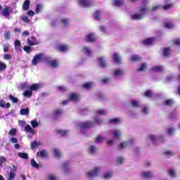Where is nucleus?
Masks as SVG:
<instances>
[{"instance_id": "nucleus-34", "label": "nucleus", "mask_w": 180, "mask_h": 180, "mask_svg": "<svg viewBox=\"0 0 180 180\" xmlns=\"http://www.w3.org/2000/svg\"><path fill=\"white\" fill-rule=\"evenodd\" d=\"M31 165L34 168L39 169V164H37V162H36V160H34V159H31Z\"/></svg>"}, {"instance_id": "nucleus-31", "label": "nucleus", "mask_w": 180, "mask_h": 180, "mask_svg": "<svg viewBox=\"0 0 180 180\" xmlns=\"http://www.w3.org/2000/svg\"><path fill=\"white\" fill-rule=\"evenodd\" d=\"M40 88V84H34L32 86H30V90L31 91H37Z\"/></svg>"}, {"instance_id": "nucleus-53", "label": "nucleus", "mask_w": 180, "mask_h": 180, "mask_svg": "<svg viewBox=\"0 0 180 180\" xmlns=\"http://www.w3.org/2000/svg\"><path fill=\"white\" fill-rule=\"evenodd\" d=\"M165 105L167 106H171V105H174V101L172 100H167L165 102Z\"/></svg>"}, {"instance_id": "nucleus-46", "label": "nucleus", "mask_w": 180, "mask_h": 180, "mask_svg": "<svg viewBox=\"0 0 180 180\" xmlns=\"http://www.w3.org/2000/svg\"><path fill=\"white\" fill-rule=\"evenodd\" d=\"M21 20L22 22H25V23H30V19H29L27 16L22 15Z\"/></svg>"}, {"instance_id": "nucleus-50", "label": "nucleus", "mask_w": 180, "mask_h": 180, "mask_svg": "<svg viewBox=\"0 0 180 180\" xmlns=\"http://www.w3.org/2000/svg\"><path fill=\"white\" fill-rule=\"evenodd\" d=\"M165 27H167V29H172V27H174V24L172 22H166L165 24Z\"/></svg>"}, {"instance_id": "nucleus-52", "label": "nucleus", "mask_w": 180, "mask_h": 180, "mask_svg": "<svg viewBox=\"0 0 180 180\" xmlns=\"http://www.w3.org/2000/svg\"><path fill=\"white\" fill-rule=\"evenodd\" d=\"M41 8H43V5L41 4H38L36 7L35 9V13H39V11L41 10Z\"/></svg>"}, {"instance_id": "nucleus-27", "label": "nucleus", "mask_w": 180, "mask_h": 180, "mask_svg": "<svg viewBox=\"0 0 180 180\" xmlns=\"http://www.w3.org/2000/svg\"><path fill=\"white\" fill-rule=\"evenodd\" d=\"M83 52L85 53V54H87V56H91L92 54V50L86 46L84 47Z\"/></svg>"}, {"instance_id": "nucleus-64", "label": "nucleus", "mask_w": 180, "mask_h": 180, "mask_svg": "<svg viewBox=\"0 0 180 180\" xmlns=\"http://www.w3.org/2000/svg\"><path fill=\"white\" fill-rule=\"evenodd\" d=\"M174 44L176 45V46H180V39H177L176 40L174 41Z\"/></svg>"}, {"instance_id": "nucleus-9", "label": "nucleus", "mask_w": 180, "mask_h": 180, "mask_svg": "<svg viewBox=\"0 0 180 180\" xmlns=\"http://www.w3.org/2000/svg\"><path fill=\"white\" fill-rule=\"evenodd\" d=\"M27 43L30 46H37V44H39V41H37V39L34 37H29L27 39Z\"/></svg>"}, {"instance_id": "nucleus-35", "label": "nucleus", "mask_w": 180, "mask_h": 180, "mask_svg": "<svg viewBox=\"0 0 180 180\" xmlns=\"http://www.w3.org/2000/svg\"><path fill=\"white\" fill-rule=\"evenodd\" d=\"M170 53H171V49L169 48H165L163 50V56H165V57H167V56H169Z\"/></svg>"}, {"instance_id": "nucleus-6", "label": "nucleus", "mask_w": 180, "mask_h": 180, "mask_svg": "<svg viewBox=\"0 0 180 180\" xmlns=\"http://www.w3.org/2000/svg\"><path fill=\"white\" fill-rule=\"evenodd\" d=\"M136 141V139H133L130 141H124L119 145L120 148H126V147H129V146H133V143Z\"/></svg>"}, {"instance_id": "nucleus-23", "label": "nucleus", "mask_w": 180, "mask_h": 180, "mask_svg": "<svg viewBox=\"0 0 180 180\" xmlns=\"http://www.w3.org/2000/svg\"><path fill=\"white\" fill-rule=\"evenodd\" d=\"M120 122H122V119L114 118V119L110 120L109 123H110L111 124H119Z\"/></svg>"}, {"instance_id": "nucleus-57", "label": "nucleus", "mask_w": 180, "mask_h": 180, "mask_svg": "<svg viewBox=\"0 0 180 180\" xmlns=\"http://www.w3.org/2000/svg\"><path fill=\"white\" fill-rule=\"evenodd\" d=\"M13 178H15V174L13 173V172H11L8 175V180H12L13 179Z\"/></svg>"}, {"instance_id": "nucleus-61", "label": "nucleus", "mask_w": 180, "mask_h": 180, "mask_svg": "<svg viewBox=\"0 0 180 180\" xmlns=\"http://www.w3.org/2000/svg\"><path fill=\"white\" fill-rule=\"evenodd\" d=\"M8 134L10 136H15V134H16V129H11V131H9Z\"/></svg>"}, {"instance_id": "nucleus-20", "label": "nucleus", "mask_w": 180, "mask_h": 180, "mask_svg": "<svg viewBox=\"0 0 180 180\" xmlns=\"http://www.w3.org/2000/svg\"><path fill=\"white\" fill-rule=\"evenodd\" d=\"M20 113L22 116H26L30 113V110L29 108H22L20 110Z\"/></svg>"}, {"instance_id": "nucleus-55", "label": "nucleus", "mask_w": 180, "mask_h": 180, "mask_svg": "<svg viewBox=\"0 0 180 180\" xmlns=\"http://www.w3.org/2000/svg\"><path fill=\"white\" fill-rule=\"evenodd\" d=\"M23 50L25 51L27 53H30V50H32V47L29 46H25L23 47Z\"/></svg>"}, {"instance_id": "nucleus-16", "label": "nucleus", "mask_w": 180, "mask_h": 180, "mask_svg": "<svg viewBox=\"0 0 180 180\" xmlns=\"http://www.w3.org/2000/svg\"><path fill=\"white\" fill-rule=\"evenodd\" d=\"M98 65H100L101 68H105V67H106V63L103 60V57L98 58Z\"/></svg>"}, {"instance_id": "nucleus-43", "label": "nucleus", "mask_w": 180, "mask_h": 180, "mask_svg": "<svg viewBox=\"0 0 180 180\" xmlns=\"http://www.w3.org/2000/svg\"><path fill=\"white\" fill-rule=\"evenodd\" d=\"M8 98L10 100H11L13 103H18V98L13 96L12 94L9 95Z\"/></svg>"}, {"instance_id": "nucleus-7", "label": "nucleus", "mask_w": 180, "mask_h": 180, "mask_svg": "<svg viewBox=\"0 0 180 180\" xmlns=\"http://www.w3.org/2000/svg\"><path fill=\"white\" fill-rule=\"evenodd\" d=\"M143 6H142L139 8V11L142 13H147V12H148V11H150V8L146 6V5H147V0H143Z\"/></svg>"}, {"instance_id": "nucleus-45", "label": "nucleus", "mask_w": 180, "mask_h": 180, "mask_svg": "<svg viewBox=\"0 0 180 180\" xmlns=\"http://www.w3.org/2000/svg\"><path fill=\"white\" fill-rule=\"evenodd\" d=\"M58 134H60L62 137H64L68 134V131L58 130Z\"/></svg>"}, {"instance_id": "nucleus-44", "label": "nucleus", "mask_w": 180, "mask_h": 180, "mask_svg": "<svg viewBox=\"0 0 180 180\" xmlns=\"http://www.w3.org/2000/svg\"><path fill=\"white\" fill-rule=\"evenodd\" d=\"M6 162V158L5 156H1L0 157V167H2L4 164Z\"/></svg>"}, {"instance_id": "nucleus-12", "label": "nucleus", "mask_w": 180, "mask_h": 180, "mask_svg": "<svg viewBox=\"0 0 180 180\" xmlns=\"http://www.w3.org/2000/svg\"><path fill=\"white\" fill-rule=\"evenodd\" d=\"M143 14H140V13H135L131 15L132 20H140L143 19Z\"/></svg>"}, {"instance_id": "nucleus-30", "label": "nucleus", "mask_w": 180, "mask_h": 180, "mask_svg": "<svg viewBox=\"0 0 180 180\" xmlns=\"http://www.w3.org/2000/svg\"><path fill=\"white\" fill-rule=\"evenodd\" d=\"M129 60L130 61H139L141 60V58H140V56H139L138 55H134L131 56Z\"/></svg>"}, {"instance_id": "nucleus-49", "label": "nucleus", "mask_w": 180, "mask_h": 180, "mask_svg": "<svg viewBox=\"0 0 180 180\" xmlns=\"http://www.w3.org/2000/svg\"><path fill=\"white\" fill-rule=\"evenodd\" d=\"M89 151L91 154H95V153H96V147H95V146H91L89 148Z\"/></svg>"}, {"instance_id": "nucleus-58", "label": "nucleus", "mask_w": 180, "mask_h": 180, "mask_svg": "<svg viewBox=\"0 0 180 180\" xmlns=\"http://www.w3.org/2000/svg\"><path fill=\"white\" fill-rule=\"evenodd\" d=\"M58 89L60 92H65V91H67V89L65 87H64L63 86H58Z\"/></svg>"}, {"instance_id": "nucleus-14", "label": "nucleus", "mask_w": 180, "mask_h": 180, "mask_svg": "<svg viewBox=\"0 0 180 180\" xmlns=\"http://www.w3.org/2000/svg\"><path fill=\"white\" fill-rule=\"evenodd\" d=\"M70 101H73L74 102H78L79 100V96L78 94H73L70 96Z\"/></svg>"}, {"instance_id": "nucleus-22", "label": "nucleus", "mask_w": 180, "mask_h": 180, "mask_svg": "<svg viewBox=\"0 0 180 180\" xmlns=\"http://www.w3.org/2000/svg\"><path fill=\"white\" fill-rule=\"evenodd\" d=\"M0 107L1 108H11V103H5V101L1 100L0 101Z\"/></svg>"}, {"instance_id": "nucleus-37", "label": "nucleus", "mask_w": 180, "mask_h": 180, "mask_svg": "<svg viewBox=\"0 0 180 180\" xmlns=\"http://www.w3.org/2000/svg\"><path fill=\"white\" fill-rule=\"evenodd\" d=\"M169 174L170 176H172L173 178H175L176 176V172L173 169H169Z\"/></svg>"}, {"instance_id": "nucleus-11", "label": "nucleus", "mask_w": 180, "mask_h": 180, "mask_svg": "<svg viewBox=\"0 0 180 180\" xmlns=\"http://www.w3.org/2000/svg\"><path fill=\"white\" fill-rule=\"evenodd\" d=\"M112 60L116 64H120V63H122V59L120 58V56H119L118 53H115L112 55Z\"/></svg>"}, {"instance_id": "nucleus-63", "label": "nucleus", "mask_w": 180, "mask_h": 180, "mask_svg": "<svg viewBox=\"0 0 180 180\" xmlns=\"http://www.w3.org/2000/svg\"><path fill=\"white\" fill-rule=\"evenodd\" d=\"M48 179L49 180H57V178L56 177V176L53 175V174H50L48 176Z\"/></svg>"}, {"instance_id": "nucleus-5", "label": "nucleus", "mask_w": 180, "mask_h": 180, "mask_svg": "<svg viewBox=\"0 0 180 180\" xmlns=\"http://www.w3.org/2000/svg\"><path fill=\"white\" fill-rule=\"evenodd\" d=\"M79 4L83 8H89V6H92L94 3L92 0H79Z\"/></svg>"}, {"instance_id": "nucleus-28", "label": "nucleus", "mask_w": 180, "mask_h": 180, "mask_svg": "<svg viewBox=\"0 0 180 180\" xmlns=\"http://www.w3.org/2000/svg\"><path fill=\"white\" fill-rule=\"evenodd\" d=\"M61 113H63V110H55V112H53V119H57V117H58V116H60Z\"/></svg>"}, {"instance_id": "nucleus-21", "label": "nucleus", "mask_w": 180, "mask_h": 180, "mask_svg": "<svg viewBox=\"0 0 180 180\" xmlns=\"http://www.w3.org/2000/svg\"><path fill=\"white\" fill-rule=\"evenodd\" d=\"M113 176V172H108L103 174V177L104 179H110Z\"/></svg>"}, {"instance_id": "nucleus-51", "label": "nucleus", "mask_w": 180, "mask_h": 180, "mask_svg": "<svg viewBox=\"0 0 180 180\" xmlns=\"http://www.w3.org/2000/svg\"><path fill=\"white\" fill-rule=\"evenodd\" d=\"M153 96V92L150 90H148L145 92V96L147 98H151Z\"/></svg>"}, {"instance_id": "nucleus-29", "label": "nucleus", "mask_w": 180, "mask_h": 180, "mask_svg": "<svg viewBox=\"0 0 180 180\" xmlns=\"http://www.w3.org/2000/svg\"><path fill=\"white\" fill-rule=\"evenodd\" d=\"M103 140H105V137L102 136V135H99L96 139V143H97L98 144H100L101 143L103 142Z\"/></svg>"}, {"instance_id": "nucleus-26", "label": "nucleus", "mask_w": 180, "mask_h": 180, "mask_svg": "<svg viewBox=\"0 0 180 180\" xmlns=\"http://www.w3.org/2000/svg\"><path fill=\"white\" fill-rule=\"evenodd\" d=\"M18 155L20 158H22L23 160H27V158H29V155H27L26 153H18Z\"/></svg>"}, {"instance_id": "nucleus-4", "label": "nucleus", "mask_w": 180, "mask_h": 180, "mask_svg": "<svg viewBox=\"0 0 180 180\" xmlns=\"http://www.w3.org/2000/svg\"><path fill=\"white\" fill-rule=\"evenodd\" d=\"M101 172V168L96 167L93 170L87 172L88 178H94V176H98Z\"/></svg>"}, {"instance_id": "nucleus-36", "label": "nucleus", "mask_w": 180, "mask_h": 180, "mask_svg": "<svg viewBox=\"0 0 180 180\" xmlns=\"http://www.w3.org/2000/svg\"><path fill=\"white\" fill-rule=\"evenodd\" d=\"M31 126L33 127V129H36V127H39V122L37 120H32L30 122Z\"/></svg>"}, {"instance_id": "nucleus-33", "label": "nucleus", "mask_w": 180, "mask_h": 180, "mask_svg": "<svg viewBox=\"0 0 180 180\" xmlns=\"http://www.w3.org/2000/svg\"><path fill=\"white\" fill-rule=\"evenodd\" d=\"M113 4L115 6H122L123 5V0H114Z\"/></svg>"}, {"instance_id": "nucleus-18", "label": "nucleus", "mask_w": 180, "mask_h": 180, "mask_svg": "<svg viewBox=\"0 0 180 180\" xmlns=\"http://www.w3.org/2000/svg\"><path fill=\"white\" fill-rule=\"evenodd\" d=\"M30 5V0H25L22 5L23 11H29Z\"/></svg>"}, {"instance_id": "nucleus-59", "label": "nucleus", "mask_w": 180, "mask_h": 180, "mask_svg": "<svg viewBox=\"0 0 180 180\" xmlns=\"http://www.w3.org/2000/svg\"><path fill=\"white\" fill-rule=\"evenodd\" d=\"M84 88H85L86 89H89V88H91V86H92V83H86L83 85Z\"/></svg>"}, {"instance_id": "nucleus-19", "label": "nucleus", "mask_w": 180, "mask_h": 180, "mask_svg": "<svg viewBox=\"0 0 180 180\" xmlns=\"http://www.w3.org/2000/svg\"><path fill=\"white\" fill-rule=\"evenodd\" d=\"M25 131H27V133H30L31 134H34V130L33 129V128H32V127L29 124H27L25 127Z\"/></svg>"}, {"instance_id": "nucleus-2", "label": "nucleus", "mask_w": 180, "mask_h": 180, "mask_svg": "<svg viewBox=\"0 0 180 180\" xmlns=\"http://www.w3.org/2000/svg\"><path fill=\"white\" fill-rule=\"evenodd\" d=\"M43 60H44V54L43 53L37 54L35 56H34L32 60V65H37V64H39V63H41Z\"/></svg>"}, {"instance_id": "nucleus-48", "label": "nucleus", "mask_w": 180, "mask_h": 180, "mask_svg": "<svg viewBox=\"0 0 180 180\" xmlns=\"http://www.w3.org/2000/svg\"><path fill=\"white\" fill-rule=\"evenodd\" d=\"M174 131H175V129L173 127L169 128L167 130V134H169V136L172 135Z\"/></svg>"}, {"instance_id": "nucleus-56", "label": "nucleus", "mask_w": 180, "mask_h": 180, "mask_svg": "<svg viewBox=\"0 0 180 180\" xmlns=\"http://www.w3.org/2000/svg\"><path fill=\"white\" fill-rule=\"evenodd\" d=\"M96 113H97V115H106V110H97V112H96Z\"/></svg>"}, {"instance_id": "nucleus-54", "label": "nucleus", "mask_w": 180, "mask_h": 180, "mask_svg": "<svg viewBox=\"0 0 180 180\" xmlns=\"http://www.w3.org/2000/svg\"><path fill=\"white\" fill-rule=\"evenodd\" d=\"M3 70H6V65L2 62H0V71H3Z\"/></svg>"}, {"instance_id": "nucleus-17", "label": "nucleus", "mask_w": 180, "mask_h": 180, "mask_svg": "<svg viewBox=\"0 0 180 180\" xmlns=\"http://www.w3.org/2000/svg\"><path fill=\"white\" fill-rule=\"evenodd\" d=\"M69 47L67 45H59L57 46V50H58L59 51H67V50H68Z\"/></svg>"}, {"instance_id": "nucleus-25", "label": "nucleus", "mask_w": 180, "mask_h": 180, "mask_svg": "<svg viewBox=\"0 0 180 180\" xmlns=\"http://www.w3.org/2000/svg\"><path fill=\"white\" fill-rule=\"evenodd\" d=\"M151 71H153V72H161V71H162V67L155 66L152 68Z\"/></svg>"}, {"instance_id": "nucleus-47", "label": "nucleus", "mask_w": 180, "mask_h": 180, "mask_svg": "<svg viewBox=\"0 0 180 180\" xmlns=\"http://www.w3.org/2000/svg\"><path fill=\"white\" fill-rule=\"evenodd\" d=\"M49 65H51V67H53V68H56V67L58 65V63L57 60H52L49 62Z\"/></svg>"}, {"instance_id": "nucleus-24", "label": "nucleus", "mask_w": 180, "mask_h": 180, "mask_svg": "<svg viewBox=\"0 0 180 180\" xmlns=\"http://www.w3.org/2000/svg\"><path fill=\"white\" fill-rule=\"evenodd\" d=\"M153 42H154V38H148L143 41V44H146V45L153 44Z\"/></svg>"}, {"instance_id": "nucleus-60", "label": "nucleus", "mask_w": 180, "mask_h": 180, "mask_svg": "<svg viewBox=\"0 0 180 180\" xmlns=\"http://www.w3.org/2000/svg\"><path fill=\"white\" fill-rule=\"evenodd\" d=\"M95 121H96V123H97V124L98 125L103 124V121L101 120V119L98 117L95 118Z\"/></svg>"}, {"instance_id": "nucleus-42", "label": "nucleus", "mask_w": 180, "mask_h": 180, "mask_svg": "<svg viewBox=\"0 0 180 180\" xmlns=\"http://www.w3.org/2000/svg\"><path fill=\"white\" fill-rule=\"evenodd\" d=\"M53 153L56 157H61V151H60L58 148H54Z\"/></svg>"}, {"instance_id": "nucleus-32", "label": "nucleus", "mask_w": 180, "mask_h": 180, "mask_svg": "<svg viewBox=\"0 0 180 180\" xmlns=\"http://www.w3.org/2000/svg\"><path fill=\"white\" fill-rule=\"evenodd\" d=\"M14 47L15 50H20V41L19 40H15V44H14Z\"/></svg>"}, {"instance_id": "nucleus-10", "label": "nucleus", "mask_w": 180, "mask_h": 180, "mask_svg": "<svg viewBox=\"0 0 180 180\" xmlns=\"http://www.w3.org/2000/svg\"><path fill=\"white\" fill-rule=\"evenodd\" d=\"M142 178H145L146 179H150L151 178H154V174L151 172H145L141 174Z\"/></svg>"}, {"instance_id": "nucleus-15", "label": "nucleus", "mask_w": 180, "mask_h": 180, "mask_svg": "<svg viewBox=\"0 0 180 180\" xmlns=\"http://www.w3.org/2000/svg\"><path fill=\"white\" fill-rule=\"evenodd\" d=\"M86 41L90 43L95 41V35L94 34H89L86 37Z\"/></svg>"}, {"instance_id": "nucleus-13", "label": "nucleus", "mask_w": 180, "mask_h": 180, "mask_svg": "<svg viewBox=\"0 0 180 180\" xmlns=\"http://www.w3.org/2000/svg\"><path fill=\"white\" fill-rule=\"evenodd\" d=\"M124 74V71L122 70H115L114 71V77L116 78H119V77H122Z\"/></svg>"}, {"instance_id": "nucleus-38", "label": "nucleus", "mask_w": 180, "mask_h": 180, "mask_svg": "<svg viewBox=\"0 0 180 180\" xmlns=\"http://www.w3.org/2000/svg\"><path fill=\"white\" fill-rule=\"evenodd\" d=\"M132 106L134 108H140V103L136 100H133L131 101Z\"/></svg>"}, {"instance_id": "nucleus-1", "label": "nucleus", "mask_w": 180, "mask_h": 180, "mask_svg": "<svg viewBox=\"0 0 180 180\" xmlns=\"http://www.w3.org/2000/svg\"><path fill=\"white\" fill-rule=\"evenodd\" d=\"M109 134L113 139H120L122 137V134H123V131L122 129H113L109 131Z\"/></svg>"}, {"instance_id": "nucleus-8", "label": "nucleus", "mask_w": 180, "mask_h": 180, "mask_svg": "<svg viewBox=\"0 0 180 180\" xmlns=\"http://www.w3.org/2000/svg\"><path fill=\"white\" fill-rule=\"evenodd\" d=\"M11 12H12V10L10 7H6L4 8L2 11V15L5 16V18H8L9 19V16H11Z\"/></svg>"}, {"instance_id": "nucleus-39", "label": "nucleus", "mask_w": 180, "mask_h": 180, "mask_svg": "<svg viewBox=\"0 0 180 180\" xmlns=\"http://www.w3.org/2000/svg\"><path fill=\"white\" fill-rule=\"evenodd\" d=\"M32 94L33 93L32 92V90H29V91H25L23 93V95H24V96H26V98H30V96H32Z\"/></svg>"}, {"instance_id": "nucleus-41", "label": "nucleus", "mask_w": 180, "mask_h": 180, "mask_svg": "<svg viewBox=\"0 0 180 180\" xmlns=\"http://www.w3.org/2000/svg\"><path fill=\"white\" fill-rule=\"evenodd\" d=\"M146 70H147V65L146 63H142L138 69L139 71H146Z\"/></svg>"}, {"instance_id": "nucleus-3", "label": "nucleus", "mask_w": 180, "mask_h": 180, "mask_svg": "<svg viewBox=\"0 0 180 180\" xmlns=\"http://www.w3.org/2000/svg\"><path fill=\"white\" fill-rule=\"evenodd\" d=\"M94 122L89 121L86 122H79L77 124V127L81 130H85V129H89V127H93Z\"/></svg>"}, {"instance_id": "nucleus-62", "label": "nucleus", "mask_w": 180, "mask_h": 180, "mask_svg": "<svg viewBox=\"0 0 180 180\" xmlns=\"http://www.w3.org/2000/svg\"><path fill=\"white\" fill-rule=\"evenodd\" d=\"M38 154L40 157H46V150H41L40 152H38Z\"/></svg>"}, {"instance_id": "nucleus-40", "label": "nucleus", "mask_w": 180, "mask_h": 180, "mask_svg": "<svg viewBox=\"0 0 180 180\" xmlns=\"http://www.w3.org/2000/svg\"><path fill=\"white\" fill-rule=\"evenodd\" d=\"M94 19L99 20L101 19V11H97L94 13Z\"/></svg>"}]
</instances>
